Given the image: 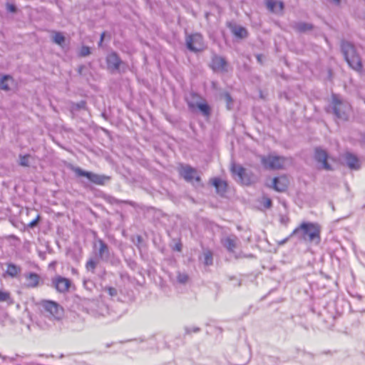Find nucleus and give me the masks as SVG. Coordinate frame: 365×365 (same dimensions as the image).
<instances>
[{"label": "nucleus", "instance_id": "f257e3e1", "mask_svg": "<svg viewBox=\"0 0 365 365\" xmlns=\"http://www.w3.org/2000/svg\"><path fill=\"white\" fill-rule=\"evenodd\" d=\"M321 227L318 223L311 222H302L291 233L290 236H296L299 240L319 244Z\"/></svg>", "mask_w": 365, "mask_h": 365}, {"label": "nucleus", "instance_id": "f03ea898", "mask_svg": "<svg viewBox=\"0 0 365 365\" xmlns=\"http://www.w3.org/2000/svg\"><path fill=\"white\" fill-rule=\"evenodd\" d=\"M341 52L349 66L354 71H362V62L354 46L348 41H343L341 45Z\"/></svg>", "mask_w": 365, "mask_h": 365}, {"label": "nucleus", "instance_id": "7ed1b4c3", "mask_svg": "<svg viewBox=\"0 0 365 365\" xmlns=\"http://www.w3.org/2000/svg\"><path fill=\"white\" fill-rule=\"evenodd\" d=\"M331 109L335 117L342 121L348 120L351 112L349 103L336 94L331 96Z\"/></svg>", "mask_w": 365, "mask_h": 365}, {"label": "nucleus", "instance_id": "20e7f679", "mask_svg": "<svg viewBox=\"0 0 365 365\" xmlns=\"http://www.w3.org/2000/svg\"><path fill=\"white\" fill-rule=\"evenodd\" d=\"M262 165L265 169L280 170L290 163V160L284 156L275 154H269L267 155L260 156Z\"/></svg>", "mask_w": 365, "mask_h": 365}, {"label": "nucleus", "instance_id": "39448f33", "mask_svg": "<svg viewBox=\"0 0 365 365\" xmlns=\"http://www.w3.org/2000/svg\"><path fill=\"white\" fill-rule=\"evenodd\" d=\"M46 316L55 319H60L63 317V309L53 301L43 300L40 302Z\"/></svg>", "mask_w": 365, "mask_h": 365}, {"label": "nucleus", "instance_id": "423d86ee", "mask_svg": "<svg viewBox=\"0 0 365 365\" xmlns=\"http://www.w3.org/2000/svg\"><path fill=\"white\" fill-rule=\"evenodd\" d=\"M73 170L77 176L86 177L90 182L96 185H103L110 180V177L108 176L86 171L78 167L74 168Z\"/></svg>", "mask_w": 365, "mask_h": 365}, {"label": "nucleus", "instance_id": "0eeeda50", "mask_svg": "<svg viewBox=\"0 0 365 365\" xmlns=\"http://www.w3.org/2000/svg\"><path fill=\"white\" fill-rule=\"evenodd\" d=\"M185 42L187 49L191 51H200L204 48L203 37L199 33L187 35Z\"/></svg>", "mask_w": 365, "mask_h": 365}, {"label": "nucleus", "instance_id": "6e6552de", "mask_svg": "<svg viewBox=\"0 0 365 365\" xmlns=\"http://www.w3.org/2000/svg\"><path fill=\"white\" fill-rule=\"evenodd\" d=\"M88 312L95 317H105L109 314V309L104 304H99L95 300L88 299Z\"/></svg>", "mask_w": 365, "mask_h": 365}, {"label": "nucleus", "instance_id": "1a4fd4ad", "mask_svg": "<svg viewBox=\"0 0 365 365\" xmlns=\"http://www.w3.org/2000/svg\"><path fill=\"white\" fill-rule=\"evenodd\" d=\"M232 173L238 182L243 185H250L252 182L251 177L246 170L240 165L232 164Z\"/></svg>", "mask_w": 365, "mask_h": 365}, {"label": "nucleus", "instance_id": "9d476101", "mask_svg": "<svg viewBox=\"0 0 365 365\" xmlns=\"http://www.w3.org/2000/svg\"><path fill=\"white\" fill-rule=\"evenodd\" d=\"M93 249L97 257L103 261H107L110 258V250L108 245L101 239L94 242Z\"/></svg>", "mask_w": 365, "mask_h": 365}, {"label": "nucleus", "instance_id": "9b49d317", "mask_svg": "<svg viewBox=\"0 0 365 365\" xmlns=\"http://www.w3.org/2000/svg\"><path fill=\"white\" fill-rule=\"evenodd\" d=\"M314 159L319 163V168L326 170H331V167L327 161L328 155L326 150L321 148H317L314 152Z\"/></svg>", "mask_w": 365, "mask_h": 365}, {"label": "nucleus", "instance_id": "f8f14e48", "mask_svg": "<svg viewBox=\"0 0 365 365\" xmlns=\"http://www.w3.org/2000/svg\"><path fill=\"white\" fill-rule=\"evenodd\" d=\"M52 285L55 287L57 292L60 293H66L68 291L71 282L69 279L56 276L52 279Z\"/></svg>", "mask_w": 365, "mask_h": 365}, {"label": "nucleus", "instance_id": "ddd939ff", "mask_svg": "<svg viewBox=\"0 0 365 365\" xmlns=\"http://www.w3.org/2000/svg\"><path fill=\"white\" fill-rule=\"evenodd\" d=\"M289 184V181L287 177L281 175L274 178L269 187L277 192H284L288 187Z\"/></svg>", "mask_w": 365, "mask_h": 365}, {"label": "nucleus", "instance_id": "4468645a", "mask_svg": "<svg viewBox=\"0 0 365 365\" xmlns=\"http://www.w3.org/2000/svg\"><path fill=\"white\" fill-rule=\"evenodd\" d=\"M107 66L111 71H118L123 61L115 52L108 54L106 57Z\"/></svg>", "mask_w": 365, "mask_h": 365}, {"label": "nucleus", "instance_id": "2eb2a0df", "mask_svg": "<svg viewBox=\"0 0 365 365\" xmlns=\"http://www.w3.org/2000/svg\"><path fill=\"white\" fill-rule=\"evenodd\" d=\"M196 170L189 165L183 166L180 170V175L187 182H192L193 180L199 182L200 178L196 175Z\"/></svg>", "mask_w": 365, "mask_h": 365}, {"label": "nucleus", "instance_id": "dca6fc26", "mask_svg": "<svg viewBox=\"0 0 365 365\" xmlns=\"http://www.w3.org/2000/svg\"><path fill=\"white\" fill-rule=\"evenodd\" d=\"M227 62L221 56H215L212 59L211 67L215 71H225Z\"/></svg>", "mask_w": 365, "mask_h": 365}, {"label": "nucleus", "instance_id": "f3484780", "mask_svg": "<svg viewBox=\"0 0 365 365\" xmlns=\"http://www.w3.org/2000/svg\"><path fill=\"white\" fill-rule=\"evenodd\" d=\"M344 159L347 166L352 170H358L360 168V163L358 158L350 153L344 154Z\"/></svg>", "mask_w": 365, "mask_h": 365}, {"label": "nucleus", "instance_id": "a211bd4d", "mask_svg": "<svg viewBox=\"0 0 365 365\" xmlns=\"http://www.w3.org/2000/svg\"><path fill=\"white\" fill-rule=\"evenodd\" d=\"M25 278L27 282V287H36L40 281V276L34 272H29L25 274Z\"/></svg>", "mask_w": 365, "mask_h": 365}, {"label": "nucleus", "instance_id": "6ab92c4d", "mask_svg": "<svg viewBox=\"0 0 365 365\" xmlns=\"http://www.w3.org/2000/svg\"><path fill=\"white\" fill-rule=\"evenodd\" d=\"M188 106L191 109L197 107L205 116H209L210 114V108L206 103H197L195 104L192 102H188Z\"/></svg>", "mask_w": 365, "mask_h": 365}, {"label": "nucleus", "instance_id": "aec40b11", "mask_svg": "<svg viewBox=\"0 0 365 365\" xmlns=\"http://www.w3.org/2000/svg\"><path fill=\"white\" fill-rule=\"evenodd\" d=\"M267 6L269 11L275 14L282 13L284 9V4L282 1H275L269 0L267 2Z\"/></svg>", "mask_w": 365, "mask_h": 365}, {"label": "nucleus", "instance_id": "412c9836", "mask_svg": "<svg viewBox=\"0 0 365 365\" xmlns=\"http://www.w3.org/2000/svg\"><path fill=\"white\" fill-rule=\"evenodd\" d=\"M236 240L237 238L235 237H226L223 240V245L228 250V251L233 252L236 247Z\"/></svg>", "mask_w": 365, "mask_h": 365}, {"label": "nucleus", "instance_id": "4be33fe9", "mask_svg": "<svg viewBox=\"0 0 365 365\" xmlns=\"http://www.w3.org/2000/svg\"><path fill=\"white\" fill-rule=\"evenodd\" d=\"M52 40L55 43L63 47L66 38L65 36L61 32L55 31L53 32Z\"/></svg>", "mask_w": 365, "mask_h": 365}, {"label": "nucleus", "instance_id": "5701e85b", "mask_svg": "<svg viewBox=\"0 0 365 365\" xmlns=\"http://www.w3.org/2000/svg\"><path fill=\"white\" fill-rule=\"evenodd\" d=\"M21 272V268L16 264H9L7 266L6 273L14 277H16Z\"/></svg>", "mask_w": 365, "mask_h": 365}, {"label": "nucleus", "instance_id": "b1692460", "mask_svg": "<svg viewBox=\"0 0 365 365\" xmlns=\"http://www.w3.org/2000/svg\"><path fill=\"white\" fill-rule=\"evenodd\" d=\"M12 81L10 76L5 75L0 78V88L4 91H9L10 89L8 82Z\"/></svg>", "mask_w": 365, "mask_h": 365}, {"label": "nucleus", "instance_id": "393cba45", "mask_svg": "<svg viewBox=\"0 0 365 365\" xmlns=\"http://www.w3.org/2000/svg\"><path fill=\"white\" fill-rule=\"evenodd\" d=\"M97 264H98L97 260H96L93 258H91L87 261V262L86 264V269H87V271L94 273L95 269L96 268V266H97Z\"/></svg>", "mask_w": 365, "mask_h": 365}, {"label": "nucleus", "instance_id": "a878e982", "mask_svg": "<svg viewBox=\"0 0 365 365\" xmlns=\"http://www.w3.org/2000/svg\"><path fill=\"white\" fill-rule=\"evenodd\" d=\"M234 34L240 38H244L247 36V30L243 27H237L233 31Z\"/></svg>", "mask_w": 365, "mask_h": 365}, {"label": "nucleus", "instance_id": "bb28decb", "mask_svg": "<svg viewBox=\"0 0 365 365\" xmlns=\"http://www.w3.org/2000/svg\"><path fill=\"white\" fill-rule=\"evenodd\" d=\"M212 185L215 187L217 190H220V189H224L226 186L225 182L222 181L218 178H214L212 180Z\"/></svg>", "mask_w": 365, "mask_h": 365}, {"label": "nucleus", "instance_id": "cd10ccee", "mask_svg": "<svg viewBox=\"0 0 365 365\" xmlns=\"http://www.w3.org/2000/svg\"><path fill=\"white\" fill-rule=\"evenodd\" d=\"M103 292L107 293L111 298L116 297L118 294L117 289L112 287H106L103 288Z\"/></svg>", "mask_w": 365, "mask_h": 365}, {"label": "nucleus", "instance_id": "c85d7f7f", "mask_svg": "<svg viewBox=\"0 0 365 365\" xmlns=\"http://www.w3.org/2000/svg\"><path fill=\"white\" fill-rule=\"evenodd\" d=\"M204 264L210 265L212 264V254L210 251L204 252Z\"/></svg>", "mask_w": 365, "mask_h": 365}, {"label": "nucleus", "instance_id": "c756f323", "mask_svg": "<svg viewBox=\"0 0 365 365\" xmlns=\"http://www.w3.org/2000/svg\"><path fill=\"white\" fill-rule=\"evenodd\" d=\"M11 301V296L8 292L0 290V302H9Z\"/></svg>", "mask_w": 365, "mask_h": 365}, {"label": "nucleus", "instance_id": "7c9ffc66", "mask_svg": "<svg viewBox=\"0 0 365 365\" xmlns=\"http://www.w3.org/2000/svg\"><path fill=\"white\" fill-rule=\"evenodd\" d=\"M30 158L29 155H20L19 157V165L24 167H28L29 165V159Z\"/></svg>", "mask_w": 365, "mask_h": 365}, {"label": "nucleus", "instance_id": "2f4dec72", "mask_svg": "<svg viewBox=\"0 0 365 365\" xmlns=\"http://www.w3.org/2000/svg\"><path fill=\"white\" fill-rule=\"evenodd\" d=\"M312 28L311 24L306 23H299L297 25V29L299 31H306L310 30Z\"/></svg>", "mask_w": 365, "mask_h": 365}, {"label": "nucleus", "instance_id": "473e14b6", "mask_svg": "<svg viewBox=\"0 0 365 365\" xmlns=\"http://www.w3.org/2000/svg\"><path fill=\"white\" fill-rule=\"evenodd\" d=\"M91 53V50L88 46H83L79 51V56L81 57H86Z\"/></svg>", "mask_w": 365, "mask_h": 365}, {"label": "nucleus", "instance_id": "72a5a7b5", "mask_svg": "<svg viewBox=\"0 0 365 365\" xmlns=\"http://www.w3.org/2000/svg\"><path fill=\"white\" fill-rule=\"evenodd\" d=\"M178 282L181 284H185L188 279V276L185 273L179 272L177 276Z\"/></svg>", "mask_w": 365, "mask_h": 365}, {"label": "nucleus", "instance_id": "f704fd0d", "mask_svg": "<svg viewBox=\"0 0 365 365\" xmlns=\"http://www.w3.org/2000/svg\"><path fill=\"white\" fill-rule=\"evenodd\" d=\"M200 328L197 327H186L185 328V332L187 334H190L192 332L197 333V332L200 331Z\"/></svg>", "mask_w": 365, "mask_h": 365}, {"label": "nucleus", "instance_id": "c9c22d12", "mask_svg": "<svg viewBox=\"0 0 365 365\" xmlns=\"http://www.w3.org/2000/svg\"><path fill=\"white\" fill-rule=\"evenodd\" d=\"M39 219H40V217H39V215H38L36 219H34V220H32L31 222H29L28 226L31 228L36 227L39 221Z\"/></svg>", "mask_w": 365, "mask_h": 365}, {"label": "nucleus", "instance_id": "e433bc0d", "mask_svg": "<svg viewBox=\"0 0 365 365\" xmlns=\"http://www.w3.org/2000/svg\"><path fill=\"white\" fill-rule=\"evenodd\" d=\"M225 96V101H226V102H227V106L229 107V106H230V103H232V97H231V96H230L229 93H225V96Z\"/></svg>", "mask_w": 365, "mask_h": 365}, {"label": "nucleus", "instance_id": "4c0bfd02", "mask_svg": "<svg viewBox=\"0 0 365 365\" xmlns=\"http://www.w3.org/2000/svg\"><path fill=\"white\" fill-rule=\"evenodd\" d=\"M264 206L266 208L271 207V206H272V200L269 198H265L264 199Z\"/></svg>", "mask_w": 365, "mask_h": 365}, {"label": "nucleus", "instance_id": "58836bf2", "mask_svg": "<svg viewBox=\"0 0 365 365\" xmlns=\"http://www.w3.org/2000/svg\"><path fill=\"white\" fill-rule=\"evenodd\" d=\"M93 283L91 282H87V281H84L83 282V286L86 289H88V290H91V286H93Z\"/></svg>", "mask_w": 365, "mask_h": 365}, {"label": "nucleus", "instance_id": "ea45409f", "mask_svg": "<svg viewBox=\"0 0 365 365\" xmlns=\"http://www.w3.org/2000/svg\"><path fill=\"white\" fill-rule=\"evenodd\" d=\"M6 7H7V10L10 12H15L16 10V8L14 4H8Z\"/></svg>", "mask_w": 365, "mask_h": 365}, {"label": "nucleus", "instance_id": "a19ab883", "mask_svg": "<svg viewBox=\"0 0 365 365\" xmlns=\"http://www.w3.org/2000/svg\"><path fill=\"white\" fill-rule=\"evenodd\" d=\"M86 102L84 101H81V102H79L78 103L76 104V106L78 108L81 109V108H86Z\"/></svg>", "mask_w": 365, "mask_h": 365}, {"label": "nucleus", "instance_id": "79ce46f5", "mask_svg": "<svg viewBox=\"0 0 365 365\" xmlns=\"http://www.w3.org/2000/svg\"><path fill=\"white\" fill-rule=\"evenodd\" d=\"M290 237H292L289 235L288 237H286L285 239H284V240H281V241H279V242H278V245H284V244L288 241V240H289Z\"/></svg>", "mask_w": 365, "mask_h": 365}, {"label": "nucleus", "instance_id": "37998d69", "mask_svg": "<svg viewBox=\"0 0 365 365\" xmlns=\"http://www.w3.org/2000/svg\"><path fill=\"white\" fill-rule=\"evenodd\" d=\"M104 36H105V33H103V34H101V40H100V42H99V43H98V45H99V46H101V43H102V42H103V41Z\"/></svg>", "mask_w": 365, "mask_h": 365}, {"label": "nucleus", "instance_id": "c03bdc74", "mask_svg": "<svg viewBox=\"0 0 365 365\" xmlns=\"http://www.w3.org/2000/svg\"><path fill=\"white\" fill-rule=\"evenodd\" d=\"M138 242L140 243L142 241V237L140 235L137 236Z\"/></svg>", "mask_w": 365, "mask_h": 365}, {"label": "nucleus", "instance_id": "a18cd8bd", "mask_svg": "<svg viewBox=\"0 0 365 365\" xmlns=\"http://www.w3.org/2000/svg\"><path fill=\"white\" fill-rule=\"evenodd\" d=\"M257 58L258 61H261V58H260V56H259V55H258V56H257Z\"/></svg>", "mask_w": 365, "mask_h": 365}, {"label": "nucleus", "instance_id": "49530a36", "mask_svg": "<svg viewBox=\"0 0 365 365\" xmlns=\"http://www.w3.org/2000/svg\"><path fill=\"white\" fill-rule=\"evenodd\" d=\"M176 247H177V250H178V251H180V246L177 245Z\"/></svg>", "mask_w": 365, "mask_h": 365}, {"label": "nucleus", "instance_id": "de8ad7c7", "mask_svg": "<svg viewBox=\"0 0 365 365\" xmlns=\"http://www.w3.org/2000/svg\"><path fill=\"white\" fill-rule=\"evenodd\" d=\"M363 140H364V141L365 142V136L364 137Z\"/></svg>", "mask_w": 365, "mask_h": 365}]
</instances>
